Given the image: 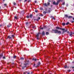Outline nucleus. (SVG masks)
<instances>
[{"label":"nucleus","instance_id":"f257e3e1","mask_svg":"<svg viewBox=\"0 0 74 74\" xmlns=\"http://www.w3.org/2000/svg\"><path fill=\"white\" fill-rule=\"evenodd\" d=\"M51 32L53 33H58V34H61V32L60 31H59L56 29H52Z\"/></svg>","mask_w":74,"mask_h":74},{"label":"nucleus","instance_id":"f03ea898","mask_svg":"<svg viewBox=\"0 0 74 74\" xmlns=\"http://www.w3.org/2000/svg\"><path fill=\"white\" fill-rule=\"evenodd\" d=\"M64 17L65 18H68V19H70L71 18H73V16H68L67 14H65L64 15Z\"/></svg>","mask_w":74,"mask_h":74},{"label":"nucleus","instance_id":"7ed1b4c3","mask_svg":"<svg viewBox=\"0 0 74 74\" xmlns=\"http://www.w3.org/2000/svg\"><path fill=\"white\" fill-rule=\"evenodd\" d=\"M47 3H47H45L44 4V5L46 7H47V6H49V5H50V3L48 2Z\"/></svg>","mask_w":74,"mask_h":74},{"label":"nucleus","instance_id":"20e7f679","mask_svg":"<svg viewBox=\"0 0 74 74\" xmlns=\"http://www.w3.org/2000/svg\"><path fill=\"white\" fill-rule=\"evenodd\" d=\"M56 29H60V30H65V29L64 28V29H62V28H60V27H56Z\"/></svg>","mask_w":74,"mask_h":74},{"label":"nucleus","instance_id":"39448f33","mask_svg":"<svg viewBox=\"0 0 74 74\" xmlns=\"http://www.w3.org/2000/svg\"><path fill=\"white\" fill-rule=\"evenodd\" d=\"M40 34V33H38L36 35V37H37V40H39V34Z\"/></svg>","mask_w":74,"mask_h":74},{"label":"nucleus","instance_id":"423d86ee","mask_svg":"<svg viewBox=\"0 0 74 74\" xmlns=\"http://www.w3.org/2000/svg\"><path fill=\"white\" fill-rule=\"evenodd\" d=\"M53 5H58L57 2L56 3L55 1L53 3Z\"/></svg>","mask_w":74,"mask_h":74},{"label":"nucleus","instance_id":"0eeeda50","mask_svg":"<svg viewBox=\"0 0 74 74\" xmlns=\"http://www.w3.org/2000/svg\"><path fill=\"white\" fill-rule=\"evenodd\" d=\"M52 10V9H51V8H49L48 10V12H49V13H50Z\"/></svg>","mask_w":74,"mask_h":74},{"label":"nucleus","instance_id":"6e6552de","mask_svg":"<svg viewBox=\"0 0 74 74\" xmlns=\"http://www.w3.org/2000/svg\"><path fill=\"white\" fill-rule=\"evenodd\" d=\"M60 1H62V0H58L57 1V4H59V3L60 2Z\"/></svg>","mask_w":74,"mask_h":74},{"label":"nucleus","instance_id":"1a4fd4ad","mask_svg":"<svg viewBox=\"0 0 74 74\" xmlns=\"http://www.w3.org/2000/svg\"><path fill=\"white\" fill-rule=\"evenodd\" d=\"M33 60H34V61H36V60H38V59L36 58H33L32 59Z\"/></svg>","mask_w":74,"mask_h":74},{"label":"nucleus","instance_id":"9d476101","mask_svg":"<svg viewBox=\"0 0 74 74\" xmlns=\"http://www.w3.org/2000/svg\"><path fill=\"white\" fill-rule=\"evenodd\" d=\"M73 35V32H71L69 34L70 36H71V37H72V36Z\"/></svg>","mask_w":74,"mask_h":74},{"label":"nucleus","instance_id":"9b49d317","mask_svg":"<svg viewBox=\"0 0 74 74\" xmlns=\"http://www.w3.org/2000/svg\"><path fill=\"white\" fill-rule=\"evenodd\" d=\"M41 34L42 35V36H45V32L43 31L42 32V33Z\"/></svg>","mask_w":74,"mask_h":74},{"label":"nucleus","instance_id":"f8f14e48","mask_svg":"<svg viewBox=\"0 0 74 74\" xmlns=\"http://www.w3.org/2000/svg\"><path fill=\"white\" fill-rule=\"evenodd\" d=\"M7 38H8L9 39H11L12 38L11 37V36H8Z\"/></svg>","mask_w":74,"mask_h":74},{"label":"nucleus","instance_id":"ddd939ff","mask_svg":"<svg viewBox=\"0 0 74 74\" xmlns=\"http://www.w3.org/2000/svg\"><path fill=\"white\" fill-rule=\"evenodd\" d=\"M38 65V66H39L40 65V64H41V63L40 62H39L37 64Z\"/></svg>","mask_w":74,"mask_h":74},{"label":"nucleus","instance_id":"4468645a","mask_svg":"<svg viewBox=\"0 0 74 74\" xmlns=\"http://www.w3.org/2000/svg\"><path fill=\"white\" fill-rule=\"evenodd\" d=\"M24 66H25V67H26V66H27V64L26 63V64H24Z\"/></svg>","mask_w":74,"mask_h":74},{"label":"nucleus","instance_id":"2eb2a0df","mask_svg":"<svg viewBox=\"0 0 74 74\" xmlns=\"http://www.w3.org/2000/svg\"><path fill=\"white\" fill-rule=\"evenodd\" d=\"M11 25L10 24H9L8 25H7V27H10V26H11Z\"/></svg>","mask_w":74,"mask_h":74},{"label":"nucleus","instance_id":"dca6fc26","mask_svg":"<svg viewBox=\"0 0 74 74\" xmlns=\"http://www.w3.org/2000/svg\"><path fill=\"white\" fill-rule=\"evenodd\" d=\"M2 56H3V55L2 54H1L0 55V59L1 58V57H2Z\"/></svg>","mask_w":74,"mask_h":74},{"label":"nucleus","instance_id":"f3484780","mask_svg":"<svg viewBox=\"0 0 74 74\" xmlns=\"http://www.w3.org/2000/svg\"><path fill=\"white\" fill-rule=\"evenodd\" d=\"M32 16H33V15L32 14H31L30 15V18H32Z\"/></svg>","mask_w":74,"mask_h":74},{"label":"nucleus","instance_id":"a211bd4d","mask_svg":"<svg viewBox=\"0 0 74 74\" xmlns=\"http://www.w3.org/2000/svg\"><path fill=\"white\" fill-rule=\"evenodd\" d=\"M14 17V19H18V17H17V16H15Z\"/></svg>","mask_w":74,"mask_h":74},{"label":"nucleus","instance_id":"6ab92c4d","mask_svg":"<svg viewBox=\"0 0 74 74\" xmlns=\"http://www.w3.org/2000/svg\"><path fill=\"white\" fill-rule=\"evenodd\" d=\"M66 67H67V66L66 65H65V66H64V69H66Z\"/></svg>","mask_w":74,"mask_h":74},{"label":"nucleus","instance_id":"aec40b11","mask_svg":"<svg viewBox=\"0 0 74 74\" xmlns=\"http://www.w3.org/2000/svg\"><path fill=\"white\" fill-rule=\"evenodd\" d=\"M66 24L65 23H62V25L63 26H65Z\"/></svg>","mask_w":74,"mask_h":74},{"label":"nucleus","instance_id":"412c9836","mask_svg":"<svg viewBox=\"0 0 74 74\" xmlns=\"http://www.w3.org/2000/svg\"><path fill=\"white\" fill-rule=\"evenodd\" d=\"M11 37H11V38H14V35H12V36H11Z\"/></svg>","mask_w":74,"mask_h":74},{"label":"nucleus","instance_id":"4be33fe9","mask_svg":"<svg viewBox=\"0 0 74 74\" xmlns=\"http://www.w3.org/2000/svg\"><path fill=\"white\" fill-rule=\"evenodd\" d=\"M21 60H24V59H25V58H23V57H21Z\"/></svg>","mask_w":74,"mask_h":74},{"label":"nucleus","instance_id":"5701e85b","mask_svg":"<svg viewBox=\"0 0 74 74\" xmlns=\"http://www.w3.org/2000/svg\"><path fill=\"white\" fill-rule=\"evenodd\" d=\"M14 59H15V58H16V56H13V57Z\"/></svg>","mask_w":74,"mask_h":74},{"label":"nucleus","instance_id":"b1692460","mask_svg":"<svg viewBox=\"0 0 74 74\" xmlns=\"http://www.w3.org/2000/svg\"><path fill=\"white\" fill-rule=\"evenodd\" d=\"M69 22H68L66 23V25H68V24H69Z\"/></svg>","mask_w":74,"mask_h":74},{"label":"nucleus","instance_id":"393cba45","mask_svg":"<svg viewBox=\"0 0 74 74\" xmlns=\"http://www.w3.org/2000/svg\"><path fill=\"white\" fill-rule=\"evenodd\" d=\"M46 35H48L49 34V33L48 32H46Z\"/></svg>","mask_w":74,"mask_h":74},{"label":"nucleus","instance_id":"a878e982","mask_svg":"<svg viewBox=\"0 0 74 74\" xmlns=\"http://www.w3.org/2000/svg\"><path fill=\"white\" fill-rule=\"evenodd\" d=\"M13 4L14 5H16V3H15V2H14L13 3Z\"/></svg>","mask_w":74,"mask_h":74},{"label":"nucleus","instance_id":"bb28decb","mask_svg":"<svg viewBox=\"0 0 74 74\" xmlns=\"http://www.w3.org/2000/svg\"><path fill=\"white\" fill-rule=\"evenodd\" d=\"M64 30H63V31L62 33V34H64V32H65L64 31Z\"/></svg>","mask_w":74,"mask_h":74},{"label":"nucleus","instance_id":"cd10ccee","mask_svg":"<svg viewBox=\"0 0 74 74\" xmlns=\"http://www.w3.org/2000/svg\"><path fill=\"white\" fill-rule=\"evenodd\" d=\"M43 13H44L45 14H46V13H47V12L45 11H44L43 12Z\"/></svg>","mask_w":74,"mask_h":74},{"label":"nucleus","instance_id":"c85d7f7f","mask_svg":"<svg viewBox=\"0 0 74 74\" xmlns=\"http://www.w3.org/2000/svg\"><path fill=\"white\" fill-rule=\"evenodd\" d=\"M26 67H25L24 66H23L22 68V69H25V68Z\"/></svg>","mask_w":74,"mask_h":74},{"label":"nucleus","instance_id":"c756f323","mask_svg":"<svg viewBox=\"0 0 74 74\" xmlns=\"http://www.w3.org/2000/svg\"><path fill=\"white\" fill-rule=\"evenodd\" d=\"M29 17H30L29 16H28L27 15V18H29Z\"/></svg>","mask_w":74,"mask_h":74},{"label":"nucleus","instance_id":"7c9ffc66","mask_svg":"<svg viewBox=\"0 0 74 74\" xmlns=\"http://www.w3.org/2000/svg\"><path fill=\"white\" fill-rule=\"evenodd\" d=\"M72 69H73V71H74V67H72Z\"/></svg>","mask_w":74,"mask_h":74},{"label":"nucleus","instance_id":"2f4dec72","mask_svg":"<svg viewBox=\"0 0 74 74\" xmlns=\"http://www.w3.org/2000/svg\"><path fill=\"white\" fill-rule=\"evenodd\" d=\"M65 5V2H64L62 3V5Z\"/></svg>","mask_w":74,"mask_h":74},{"label":"nucleus","instance_id":"473e14b6","mask_svg":"<svg viewBox=\"0 0 74 74\" xmlns=\"http://www.w3.org/2000/svg\"><path fill=\"white\" fill-rule=\"evenodd\" d=\"M45 11H47V8H45Z\"/></svg>","mask_w":74,"mask_h":74},{"label":"nucleus","instance_id":"72a5a7b5","mask_svg":"<svg viewBox=\"0 0 74 74\" xmlns=\"http://www.w3.org/2000/svg\"><path fill=\"white\" fill-rule=\"evenodd\" d=\"M3 59H5V57H3Z\"/></svg>","mask_w":74,"mask_h":74},{"label":"nucleus","instance_id":"f704fd0d","mask_svg":"<svg viewBox=\"0 0 74 74\" xmlns=\"http://www.w3.org/2000/svg\"><path fill=\"white\" fill-rule=\"evenodd\" d=\"M41 19V18H40V17H39L38 18V20H40V19Z\"/></svg>","mask_w":74,"mask_h":74},{"label":"nucleus","instance_id":"c9c22d12","mask_svg":"<svg viewBox=\"0 0 74 74\" xmlns=\"http://www.w3.org/2000/svg\"><path fill=\"white\" fill-rule=\"evenodd\" d=\"M28 24V23L27 22L26 23V25L27 26Z\"/></svg>","mask_w":74,"mask_h":74},{"label":"nucleus","instance_id":"e433bc0d","mask_svg":"<svg viewBox=\"0 0 74 74\" xmlns=\"http://www.w3.org/2000/svg\"><path fill=\"white\" fill-rule=\"evenodd\" d=\"M67 71L69 72H70V71H71V70H70V69H69V70H68Z\"/></svg>","mask_w":74,"mask_h":74},{"label":"nucleus","instance_id":"4c0bfd02","mask_svg":"<svg viewBox=\"0 0 74 74\" xmlns=\"http://www.w3.org/2000/svg\"><path fill=\"white\" fill-rule=\"evenodd\" d=\"M4 5H5V7H7V4H4Z\"/></svg>","mask_w":74,"mask_h":74},{"label":"nucleus","instance_id":"58836bf2","mask_svg":"<svg viewBox=\"0 0 74 74\" xmlns=\"http://www.w3.org/2000/svg\"><path fill=\"white\" fill-rule=\"evenodd\" d=\"M40 10H43V8H40Z\"/></svg>","mask_w":74,"mask_h":74},{"label":"nucleus","instance_id":"ea45409f","mask_svg":"<svg viewBox=\"0 0 74 74\" xmlns=\"http://www.w3.org/2000/svg\"><path fill=\"white\" fill-rule=\"evenodd\" d=\"M40 29H41L42 30H43V29H44V28H43V27H42V28H40Z\"/></svg>","mask_w":74,"mask_h":74},{"label":"nucleus","instance_id":"a19ab883","mask_svg":"<svg viewBox=\"0 0 74 74\" xmlns=\"http://www.w3.org/2000/svg\"><path fill=\"white\" fill-rule=\"evenodd\" d=\"M38 66H38V65H37V66H35V67H38Z\"/></svg>","mask_w":74,"mask_h":74},{"label":"nucleus","instance_id":"79ce46f5","mask_svg":"<svg viewBox=\"0 0 74 74\" xmlns=\"http://www.w3.org/2000/svg\"><path fill=\"white\" fill-rule=\"evenodd\" d=\"M67 29H66V30H65V31H64L65 32H67Z\"/></svg>","mask_w":74,"mask_h":74},{"label":"nucleus","instance_id":"37998d69","mask_svg":"<svg viewBox=\"0 0 74 74\" xmlns=\"http://www.w3.org/2000/svg\"><path fill=\"white\" fill-rule=\"evenodd\" d=\"M45 26H44L43 27V29H45Z\"/></svg>","mask_w":74,"mask_h":74},{"label":"nucleus","instance_id":"c03bdc74","mask_svg":"<svg viewBox=\"0 0 74 74\" xmlns=\"http://www.w3.org/2000/svg\"><path fill=\"white\" fill-rule=\"evenodd\" d=\"M40 16H43V14H41V15H40Z\"/></svg>","mask_w":74,"mask_h":74},{"label":"nucleus","instance_id":"a18cd8bd","mask_svg":"<svg viewBox=\"0 0 74 74\" xmlns=\"http://www.w3.org/2000/svg\"><path fill=\"white\" fill-rule=\"evenodd\" d=\"M52 18L54 19V20H55V18L54 17H53Z\"/></svg>","mask_w":74,"mask_h":74},{"label":"nucleus","instance_id":"49530a36","mask_svg":"<svg viewBox=\"0 0 74 74\" xmlns=\"http://www.w3.org/2000/svg\"><path fill=\"white\" fill-rule=\"evenodd\" d=\"M38 12L37 10H35V12Z\"/></svg>","mask_w":74,"mask_h":74},{"label":"nucleus","instance_id":"de8ad7c7","mask_svg":"<svg viewBox=\"0 0 74 74\" xmlns=\"http://www.w3.org/2000/svg\"><path fill=\"white\" fill-rule=\"evenodd\" d=\"M35 3H37V1H34Z\"/></svg>","mask_w":74,"mask_h":74},{"label":"nucleus","instance_id":"09e8293b","mask_svg":"<svg viewBox=\"0 0 74 74\" xmlns=\"http://www.w3.org/2000/svg\"><path fill=\"white\" fill-rule=\"evenodd\" d=\"M48 1H49V2H51V0H48Z\"/></svg>","mask_w":74,"mask_h":74},{"label":"nucleus","instance_id":"8fccbe9b","mask_svg":"<svg viewBox=\"0 0 74 74\" xmlns=\"http://www.w3.org/2000/svg\"><path fill=\"white\" fill-rule=\"evenodd\" d=\"M36 21H38V20H38V18L37 19H36Z\"/></svg>","mask_w":74,"mask_h":74},{"label":"nucleus","instance_id":"3c124183","mask_svg":"<svg viewBox=\"0 0 74 74\" xmlns=\"http://www.w3.org/2000/svg\"><path fill=\"white\" fill-rule=\"evenodd\" d=\"M36 65V64H34V66H35Z\"/></svg>","mask_w":74,"mask_h":74},{"label":"nucleus","instance_id":"603ef678","mask_svg":"<svg viewBox=\"0 0 74 74\" xmlns=\"http://www.w3.org/2000/svg\"><path fill=\"white\" fill-rule=\"evenodd\" d=\"M74 21H72L71 22V23H74Z\"/></svg>","mask_w":74,"mask_h":74},{"label":"nucleus","instance_id":"864d4df0","mask_svg":"<svg viewBox=\"0 0 74 74\" xmlns=\"http://www.w3.org/2000/svg\"><path fill=\"white\" fill-rule=\"evenodd\" d=\"M68 4H67V5H66V7H68Z\"/></svg>","mask_w":74,"mask_h":74},{"label":"nucleus","instance_id":"5fc2aeb1","mask_svg":"<svg viewBox=\"0 0 74 74\" xmlns=\"http://www.w3.org/2000/svg\"><path fill=\"white\" fill-rule=\"evenodd\" d=\"M34 21H36V19H34Z\"/></svg>","mask_w":74,"mask_h":74},{"label":"nucleus","instance_id":"6e6d98bb","mask_svg":"<svg viewBox=\"0 0 74 74\" xmlns=\"http://www.w3.org/2000/svg\"><path fill=\"white\" fill-rule=\"evenodd\" d=\"M27 0H25L24 1H25V2H26V1H27Z\"/></svg>","mask_w":74,"mask_h":74},{"label":"nucleus","instance_id":"4d7b16f0","mask_svg":"<svg viewBox=\"0 0 74 74\" xmlns=\"http://www.w3.org/2000/svg\"><path fill=\"white\" fill-rule=\"evenodd\" d=\"M33 74V72H31L30 73V74Z\"/></svg>","mask_w":74,"mask_h":74},{"label":"nucleus","instance_id":"13d9d810","mask_svg":"<svg viewBox=\"0 0 74 74\" xmlns=\"http://www.w3.org/2000/svg\"><path fill=\"white\" fill-rule=\"evenodd\" d=\"M27 74H30V73H29V72H28V73H27Z\"/></svg>","mask_w":74,"mask_h":74},{"label":"nucleus","instance_id":"bf43d9fd","mask_svg":"<svg viewBox=\"0 0 74 74\" xmlns=\"http://www.w3.org/2000/svg\"><path fill=\"white\" fill-rule=\"evenodd\" d=\"M53 5H51V7H52Z\"/></svg>","mask_w":74,"mask_h":74},{"label":"nucleus","instance_id":"052dcab7","mask_svg":"<svg viewBox=\"0 0 74 74\" xmlns=\"http://www.w3.org/2000/svg\"><path fill=\"white\" fill-rule=\"evenodd\" d=\"M23 74H26V73H25V72H24V73H23Z\"/></svg>","mask_w":74,"mask_h":74},{"label":"nucleus","instance_id":"680f3d73","mask_svg":"<svg viewBox=\"0 0 74 74\" xmlns=\"http://www.w3.org/2000/svg\"><path fill=\"white\" fill-rule=\"evenodd\" d=\"M73 20H74V17L73 18Z\"/></svg>","mask_w":74,"mask_h":74},{"label":"nucleus","instance_id":"e2e57ef3","mask_svg":"<svg viewBox=\"0 0 74 74\" xmlns=\"http://www.w3.org/2000/svg\"><path fill=\"white\" fill-rule=\"evenodd\" d=\"M72 63H74V61H73L72 62Z\"/></svg>","mask_w":74,"mask_h":74},{"label":"nucleus","instance_id":"0e129e2a","mask_svg":"<svg viewBox=\"0 0 74 74\" xmlns=\"http://www.w3.org/2000/svg\"><path fill=\"white\" fill-rule=\"evenodd\" d=\"M67 33H69V32L68 31V32H67Z\"/></svg>","mask_w":74,"mask_h":74},{"label":"nucleus","instance_id":"69168bd1","mask_svg":"<svg viewBox=\"0 0 74 74\" xmlns=\"http://www.w3.org/2000/svg\"><path fill=\"white\" fill-rule=\"evenodd\" d=\"M19 1H21L22 0H18Z\"/></svg>","mask_w":74,"mask_h":74},{"label":"nucleus","instance_id":"338daca9","mask_svg":"<svg viewBox=\"0 0 74 74\" xmlns=\"http://www.w3.org/2000/svg\"><path fill=\"white\" fill-rule=\"evenodd\" d=\"M1 9V6H0V10Z\"/></svg>","mask_w":74,"mask_h":74},{"label":"nucleus","instance_id":"774afa93","mask_svg":"<svg viewBox=\"0 0 74 74\" xmlns=\"http://www.w3.org/2000/svg\"><path fill=\"white\" fill-rule=\"evenodd\" d=\"M3 1L4 2L5 1V0H3Z\"/></svg>","mask_w":74,"mask_h":74}]
</instances>
